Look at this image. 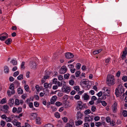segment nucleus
<instances>
[{"label":"nucleus","mask_w":127,"mask_h":127,"mask_svg":"<svg viewBox=\"0 0 127 127\" xmlns=\"http://www.w3.org/2000/svg\"><path fill=\"white\" fill-rule=\"evenodd\" d=\"M115 79L114 76L112 75H107L106 79V83L109 86L113 85L115 83Z\"/></svg>","instance_id":"obj_1"},{"label":"nucleus","mask_w":127,"mask_h":127,"mask_svg":"<svg viewBox=\"0 0 127 127\" xmlns=\"http://www.w3.org/2000/svg\"><path fill=\"white\" fill-rule=\"evenodd\" d=\"M6 122H12L14 125L16 126L17 127H21V123L17 121V120L15 119L12 121V119L9 117H7L5 119Z\"/></svg>","instance_id":"obj_2"},{"label":"nucleus","mask_w":127,"mask_h":127,"mask_svg":"<svg viewBox=\"0 0 127 127\" xmlns=\"http://www.w3.org/2000/svg\"><path fill=\"white\" fill-rule=\"evenodd\" d=\"M123 92L124 90L123 89L118 88L116 89L115 94L117 97H119L124 94Z\"/></svg>","instance_id":"obj_3"},{"label":"nucleus","mask_w":127,"mask_h":127,"mask_svg":"<svg viewBox=\"0 0 127 127\" xmlns=\"http://www.w3.org/2000/svg\"><path fill=\"white\" fill-rule=\"evenodd\" d=\"M62 90L63 92L68 94L70 92L71 88L69 87L65 86L62 88Z\"/></svg>","instance_id":"obj_4"},{"label":"nucleus","mask_w":127,"mask_h":127,"mask_svg":"<svg viewBox=\"0 0 127 127\" xmlns=\"http://www.w3.org/2000/svg\"><path fill=\"white\" fill-rule=\"evenodd\" d=\"M8 37V35L5 32L0 34V40L1 41H4Z\"/></svg>","instance_id":"obj_5"},{"label":"nucleus","mask_w":127,"mask_h":127,"mask_svg":"<svg viewBox=\"0 0 127 127\" xmlns=\"http://www.w3.org/2000/svg\"><path fill=\"white\" fill-rule=\"evenodd\" d=\"M117 103L116 102H114L112 106V109L113 113L116 112L117 110Z\"/></svg>","instance_id":"obj_6"},{"label":"nucleus","mask_w":127,"mask_h":127,"mask_svg":"<svg viewBox=\"0 0 127 127\" xmlns=\"http://www.w3.org/2000/svg\"><path fill=\"white\" fill-rule=\"evenodd\" d=\"M93 118L89 115H87L85 116L84 121L85 122H91Z\"/></svg>","instance_id":"obj_7"},{"label":"nucleus","mask_w":127,"mask_h":127,"mask_svg":"<svg viewBox=\"0 0 127 127\" xmlns=\"http://www.w3.org/2000/svg\"><path fill=\"white\" fill-rule=\"evenodd\" d=\"M83 107L82 102L78 101L77 103L76 109L77 110L82 109Z\"/></svg>","instance_id":"obj_8"},{"label":"nucleus","mask_w":127,"mask_h":127,"mask_svg":"<svg viewBox=\"0 0 127 127\" xmlns=\"http://www.w3.org/2000/svg\"><path fill=\"white\" fill-rule=\"evenodd\" d=\"M67 69L65 66H63L60 69L59 71L60 73L61 74L65 73Z\"/></svg>","instance_id":"obj_9"},{"label":"nucleus","mask_w":127,"mask_h":127,"mask_svg":"<svg viewBox=\"0 0 127 127\" xmlns=\"http://www.w3.org/2000/svg\"><path fill=\"white\" fill-rule=\"evenodd\" d=\"M88 81L85 80H83L80 82L81 85L84 87H86V86L88 87Z\"/></svg>","instance_id":"obj_10"},{"label":"nucleus","mask_w":127,"mask_h":127,"mask_svg":"<svg viewBox=\"0 0 127 127\" xmlns=\"http://www.w3.org/2000/svg\"><path fill=\"white\" fill-rule=\"evenodd\" d=\"M65 56L66 58L70 59L73 58L74 56L72 53L69 52H67L65 54Z\"/></svg>","instance_id":"obj_11"},{"label":"nucleus","mask_w":127,"mask_h":127,"mask_svg":"<svg viewBox=\"0 0 127 127\" xmlns=\"http://www.w3.org/2000/svg\"><path fill=\"white\" fill-rule=\"evenodd\" d=\"M3 111L5 113H8L9 111L8 110L9 107L7 105H4L3 107Z\"/></svg>","instance_id":"obj_12"},{"label":"nucleus","mask_w":127,"mask_h":127,"mask_svg":"<svg viewBox=\"0 0 127 127\" xmlns=\"http://www.w3.org/2000/svg\"><path fill=\"white\" fill-rule=\"evenodd\" d=\"M83 115L79 111L78 112L77 114L76 119L78 120L79 119H82Z\"/></svg>","instance_id":"obj_13"},{"label":"nucleus","mask_w":127,"mask_h":127,"mask_svg":"<svg viewBox=\"0 0 127 127\" xmlns=\"http://www.w3.org/2000/svg\"><path fill=\"white\" fill-rule=\"evenodd\" d=\"M57 98V97L56 95L53 96L50 100V102L51 104H54L55 102L56 101Z\"/></svg>","instance_id":"obj_14"},{"label":"nucleus","mask_w":127,"mask_h":127,"mask_svg":"<svg viewBox=\"0 0 127 127\" xmlns=\"http://www.w3.org/2000/svg\"><path fill=\"white\" fill-rule=\"evenodd\" d=\"M52 84L51 83L48 84L47 83H45L44 84V87L46 89L51 88V87Z\"/></svg>","instance_id":"obj_15"},{"label":"nucleus","mask_w":127,"mask_h":127,"mask_svg":"<svg viewBox=\"0 0 127 127\" xmlns=\"http://www.w3.org/2000/svg\"><path fill=\"white\" fill-rule=\"evenodd\" d=\"M37 116V114L36 113H33L31 114L30 118L31 119H35Z\"/></svg>","instance_id":"obj_16"},{"label":"nucleus","mask_w":127,"mask_h":127,"mask_svg":"<svg viewBox=\"0 0 127 127\" xmlns=\"http://www.w3.org/2000/svg\"><path fill=\"white\" fill-rule=\"evenodd\" d=\"M74 125V121L72 119L70 120L69 123L67 124V125L69 127H72Z\"/></svg>","instance_id":"obj_17"},{"label":"nucleus","mask_w":127,"mask_h":127,"mask_svg":"<svg viewBox=\"0 0 127 127\" xmlns=\"http://www.w3.org/2000/svg\"><path fill=\"white\" fill-rule=\"evenodd\" d=\"M14 102V100L12 98H10L8 101L9 105L10 106H12Z\"/></svg>","instance_id":"obj_18"},{"label":"nucleus","mask_w":127,"mask_h":127,"mask_svg":"<svg viewBox=\"0 0 127 127\" xmlns=\"http://www.w3.org/2000/svg\"><path fill=\"white\" fill-rule=\"evenodd\" d=\"M4 71L5 73L7 74L8 73L9 71L8 67L7 66H4Z\"/></svg>","instance_id":"obj_19"},{"label":"nucleus","mask_w":127,"mask_h":127,"mask_svg":"<svg viewBox=\"0 0 127 127\" xmlns=\"http://www.w3.org/2000/svg\"><path fill=\"white\" fill-rule=\"evenodd\" d=\"M83 123L82 121L81 120H78L75 122V125L76 126H78L81 125Z\"/></svg>","instance_id":"obj_20"},{"label":"nucleus","mask_w":127,"mask_h":127,"mask_svg":"<svg viewBox=\"0 0 127 127\" xmlns=\"http://www.w3.org/2000/svg\"><path fill=\"white\" fill-rule=\"evenodd\" d=\"M82 97L85 100H87L88 99L89 96L86 93H85L82 95Z\"/></svg>","instance_id":"obj_21"},{"label":"nucleus","mask_w":127,"mask_h":127,"mask_svg":"<svg viewBox=\"0 0 127 127\" xmlns=\"http://www.w3.org/2000/svg\"><path fill=\"white\" fill-rule=\"evenodd\" d=\"M12 40L11 38H9L5 41V43L7 45H9L12 42Z\"/></svg>","instance_id":"obj_22"},{"label":"nucleus","mask_w":127,"mask_h":127,"mask_svg":"<svg viewBox=\"0 0 127 127\" xmlns=\"http://www.w3.org/2000/svg\"><path fill=\"white\" fill-rule=\"evenodd\" d=\"M6 102V98H4L1 99L0 101V103L3 104L5 103Z\"/></svg>","instance_id":"obj_23"},{"label":"nucleus","mask_w":127,"mask_h":127,"mask_svg":"<svg viewBox=\"0 0 127 127\" xmlns=\"http://www.w3.org/2000/svg\"><path fill=\"white\" fill-rule=\"evenodd\" d=\"M102 50V49H100L99 50H98L94 51L93 52V54H98Z\"/></svg>","instance_id":"obj_24"},{"label":"nucleus","mask_w":127,"mask_h":127,"mask_svg":"<svg viewBox=\"0 0 127 127\" xmlns=\"http://www.w3.org/2000/svg\"><path fill=\"white\" fill-rule=\"evenodd\" d=\"M36 123L38 125L41 124L40 119V118H37L36 119Z\"/></svg>","instance_id":"obj_25"},{"label":"nucleus","mask_w":127,"mask_h":127,"mask_svg":"<svg viewBox=\"0 0 127 127\" xmlns=\"http://www.w3.org/2000/svg\"><path fill=\"white\" fill-rule=\"evenodd\" d=\"M17 92L18 94H21L23 93V90L20 88H19L17 89Z\"/></svg>","instance_id":"obj_26"},{"label":"nucleus","mask_w":127,"mask_h":127,"mask_svg":"<svg viewBox=\"0 0 127 127\" xmlns=\"http://www.w3.org/2000/svg\"><path fill=\"white\" fill-rule=\"evenodd\" d=\"M110 58H108L107 59H106L105 61V65H108V64H109V61L110 60Z\"/></svg>","instance_id":"obj_27"},{"label":"nucleus","mask_w":127,"mask_h":127,"mask_svg":"<svg viewBox=\"0 0 127 127\" xmlns=\"http://www.w3.org/2000/svg\"><path fill=\"white\" fill-rule=\"evenodd\" d=\"M10 63L13 64V65H15L17 64V61L15 60H12L11 61Z\"/></svg>","instance_id":"obj_28"},{"label":"nucleus","mask_w":127,"mask_h":127,"mask_svg":"<svg viewBox=\"0 0 127 127\" xmlns=\"http://www.w3.org/2000/svg\"><path fill=\"white\" fill-rule=\"evenodd\" d=\"M30 66L33 68H35L36 66V64L35 62H32V63H30Z\"/></svg>","instance_id":"obj_29"},{"label":"nucleus","mask_w":127,"mask_h":127,"mask_svg":"<svg viewBox=\"0 0 127 127\" xmlns=\"http://www.w3.org/2000/svg\"><path fill=\"white\" fill-rule=\"evenodd\" d=\"M17 79L19 80H20L23 79V75L21 74L17 77Z\"/></svg>","instance_id":"obj_30"},{"label":"nucleus","mask_w":127,"mask_h":127,"mask_svg":"<svg viewBox=\"0 0 127 127\" xmlns=\"http://www.w3.org/2000/svg\"><path fill=\"white\" fill-rule=\"evenodd\" d=\"M122 80L124 82L127 81V76H124L122 78Z\"/></svg>","instance_id":"obj_31"},{"label":"nucleus","mask_w":127,"mask_h":127,"mask_svg":"<svg viewBox=\"0 0 127 127\" xmlns=\"http://www.w3.org/2000/svg\"><path fill=\"white\" fill-rule=\"evenodd\" d=\"M15 104L16 105H19L20 104V101L17 99H16L15 100Z\"/></svg>","instance_id":"obj_32"},{"label":"nucleus","mask_w":127,"mask_h":127,"mask_svg":"<svg viewBox=\"0 0 127 127\" xmlns=\"http://www.w3.org/2000/svg\"><path fill=\"white\" fill-rule=\"evenodd\" d=\"M70 74L69 73H67L64 75V78L65 79H68L69 77Z\"/></svg>","instance_id":"obj_33"},{"label":"nucleus","mask_w":127,"mask_h":127,"mask_svg":"<svg viewBox=\"0 0 127 127\" xmlns=\"http://www.w3.org/2000/svg\"><path fill=\"white\" fill-rule=\"evenodd\" d=\"M24 88L25 90L27 92H28L29 90V86L27 85L24 86Z\"/></svg>","instance_id":"obj_34"},{"label":"nucleus","mask_w":127,"mask_h":127,"mask_svg":"<svg viewBox=\"0 0 127 127\" xmlns=\"http://www.w3.org/2000/svg\"><path fill=\"white\" fill-rule=\"evenodd\" d=\"M122 113L123 116L124 117H126L127 116V111L126 110H124Z\"/></svg>","instance_id":"obj_35"},{"label":"nucleus","mask_w":127,"mask_h":127,"mask_svg":"<svg viewBox=\"0 0 127 127\" xmlns=\"http://www.w3.org/2000/svg\"><path fill=\"white\" fill-rule=\"evenodd\" d=\"M74 89L77 91H79L80 90V88L79 86H77L73 87Z\"/></svg>","instance_id":"obj_36"},{"label":"nucleus","mask_w":127,"mask_h":127,"mask_svg":"<svg viewBox=\"0 0 127 127\" xmlns=\"http://www.w3.org/2000/svg\"><path fill=\"white\" fill-rule=\"evenodd\" d=\"M58 79L59 80L61 81L63 80V76L62 75H60L58 76Z\"/></svg>","instance_id":"obj_37"},{"label":"nucleus","mask_w":127,"mask_h":127,"mask_svg":"<svg viewBox=\"0 0 127 127\" xmlns=\"http://www.w3.org/2000/svg\"><path fill=\"white\" fill-rule=\"evenodd\" d=\"M22 111V108L21 107H18V109H17V113H19L21 112Z\"/></svg>","instance_id":"obj_38"},{"label":"nucleus","mask_w":127,"mask_h":127,"mask_svg":"<svg viewBox=\"0 0 127 127\" xmlns=\"http://www.w3.org/2000/svg\"><path fill=\"white\" fill-rule=\"evenodd\" d=\"M69 83L70 85L72 86L74 84V82L73 80H70L69 81Z\"/></svg>","instance_id":"obj_39"},{"label":"nucleus","mask_w":127,"mask_h":127,"mask_svg":"<svg viewBox=\"0 0 127 127\" xmlns=\"http://www.w3.org/2000/svg\"><path fill=\"white\" fill-rule=\"evenodd\" d=\"M55 115L56 117L59 118L60 117V114L58 112H56L55 114Z\"/></svg>","instance_id":"obj_40"},{"label":"nucleus","mask_w":127,"mask_h":127,"mask_svg":"<svg viewBox=\"0 0 127 127\" xmlns=\"http://www.w3.org/2000/svg\"><path fill=\"white\" fill-rule=\"evenodd\" d=\"M5 122L1 120L0 123V125L2 127H4L5 125Z\"/></svg>","instance_id":"obj_41"},{"label":"nucleus","mask_w":127,"mask_h":127,"mask_svg":"<svg viewBox=\"0 0 127 127\" xmlns=\"http://www.w3.org/2000/svg\"><path fill=\"white\" fill-rule=\"evenodd\" d=\"M14 84H11L10 85L9 87V89H11V90L14 89Z\"/></svg>","instance_id":"obj_42"},{"label":"nucleus","mask_w":127,"mask_h":127,"mask_svg":"<svg viewBox=\"0 0 127 127\" xmlns=\"http://www.w3.org/2000/svg\"><path fill=\"white\" fill-rule=\"evenodd\" d=\"M103 90L105 92H106L108 94L109 93V90L106 87H104L103 89Z\"/></svg>","instance_id":"obj_43"},{"label":"nucleus","mask_w":127,"mask_h":127,"mask_svg":"<svg viewBox=\"0 0 127 127\" xmlns=\"http://www.w3.org/2000/svg\"><path fill=\"white\" fill-rule=\"evenodd\" d=\"M102 125V123L100 122H98L96 123L95 124V125L97 127H99L100 126Z\"/></svg>","instance_id":"obj_44"},{"label":"nucleus","mask_w":127,"mask_h":127,"mask_svg":"<svg viewBox=\"0 0 127 127\" xmlns=\"http://www.w3.org/2000/svg\"><path fill=\"white\" fill-rule=\"evenodd\" d=\"M19 74V72L17 71L16 72H15L13 75V76L14 77H16L18 74Z\"/></svg>","instance_id":"obj_45"},{"label":"nucleus","mask_w":127,"mask_h":127,"mask_svg":"<svg viewBox=\"0 0 127 127\" xmlns=\"http://www.w3.org/2000/svg\"><path fill=\"white\" fill-rule=\"evenodd\" d=\"M62 104V103L59 102V101H57L56 102L55 104L56 105L58 106H59L61 105Z\"/></svg>","instance_id":"obj_46"},{"label":"nucleus","mask_w":127,"mask_h":127,"mask_svg":"<svg viewBox=\"0 0 127 127\" xmlns=\"http://www.w3.org/2000/svg\"><path fill=\"white\" fill-rule=\"evenodd\" d=\"M91 111L89 109H87L85 110L84 112V113L85 114H89L91 113Z\"/></svg>","instance_id":"obj_47"},{"label":"nucleus","mask_w":127,"mask_h":127,"mask_svg":"<svg viewBox=\"0 0 127 127\" xmlns=\"http://www.w3.org/2000/svg\"><path fill=\"white\" fill-rule=\"evenodd\" d=\"M106 120L107 123H109L110 122L111 119L110 117H107L106 118Z\"/></svg>","instance_id":"obj_48"},{"label":"nucleus","mask_w":127,"mask_h":127,"mask_svg":"<svg viewBox=\"0 0 127 127\" xmlns=\"http://www.w3.org/2000/svg\"><path fill=\"white\" fill-rule=\"evenodd\" d=\"M80 73V72L79 71H77L75 72V75L76 77H78Z\"/></svg>","instance_id":"obj_49"},{"label":"nucleus","mask_w":127,"mask_h":127,"mask_svg":"<svg viewBox=\"0 0 127 127\" xmlns=\"http://www.w3.org/2000/svg\"><path fill=\"white\" fill-rule=\"evenodd\" d=\"M58 81H57V79L56 78H54L53 80V83L54 84H56V83Z\"/></svg>","instance_id":"obj_50"},{"label":"nucleus","mask_w":127,"mask_h":127,"mask_svg":"<svg viewBox=\"0 0 127 127\" xmlns=\"http://www.w3.org/2000/svg\"><path fill=\"white\" fill-rule=\"evenodd\" d=\"M62 119L65 123H66L68 119L66 117H64L62 118Z\"/></svg>","instance_id":"obj_51"},{"label":"nucleus","mask_w":127,"mask_h":127,"mask_svg":"<svg viewBox=\"0 0 127 127\" xmlns=\"http://www.w3.org/2000/svg\"><path fill=\"white\" fill-rule=\"evenodd\" d=\"M34 106L36 107H38L39 105L37 101H35L34 102Z\"/></svg>","instance_id":"obj_52"},{"label":"nucleus","mask_w":127,"mask_h":127,"mask_svg":"<svg viewBox=\"0 0 127 127\" xmlns=\"http://www.w3.org/2000/svg\"><path fill=\"white\" fill-rule=\"evenodd\" d=\"M102 92L101 91H100L97 94V95L99 97H101L102 95Z\"/></svg>","instance_id":"obj_53"},{"label":"nucleus","mask_w":127,"mask_h":127,"mask_svg":"<svg viewBox=\"0 0 127 127\" xmlns=\"http://www.w3.org/2000/svg\"><path fill=\"white\" fill-rule=\"evenodd\" d=\"M74 98L76 100H79L80 98V96L79 95H77L74 96Z\"/></svg>","instance_id":"obj_54"},{"label":"nucleus","mask_w":127,"mask_h":127,"mask_svg":"<svg viewBox=\"0 0 127 127\" xmlns=\"http://www.w3.org/2000/svg\"><path fill=\"white\" fill-rule=\"evenodd\" d=\"M7 117L6 116L5 114L2 115L1 116V117L2 119L5 120Z\"/></svg>","instance_id":"obj_55"},{"label":"nucleus","mask_w":127,"mask_h":127,"mask_svg":"<svg viewBox=\"0 0 127 127\" xmlns=\"http://www.w3.org/2000/svg\"><path fill=\"white\" fill-rule=\"evenodd\" d=\"M102 105L104 106H105L107 105V103L104 101H102L101 102Z\"/></svg>","instance_id":"obj_56"},{"label":"nucleus","mask_w":127,"mask_h":127,"mask_svg":"<svg viewBox=\"0 0 127 127\" xmlns=\"http://www.w3.org/2000/svg\"><path fill=\"white\" fill-rule=\"evenodd\" d=\"M81 64L80 63H77L76 64V67L78 69H79L80 68Z\"/></svg>","instance_id":"obj_57"},{"label":"nucleus","mask_w":127,"mask_h":127,"mask_svg":"<svg viewBox=\"0 0 127 127\" xmlns=\"http://www.w3.org/2000/svg\"><path fill=\"white\" fill-rule=\"evenodd\" d=\"M45 127H53V126L50 124H48L45 125Z\"/></svg>","instance_id":"obj_58"},{"label":"nucleus","mask_w":127,"mask_h":127,"mask_svg":"<svg viewBox=\"0 0 127 127\" xmlns=\"http://www.w3.org/2000/svg\"><path fill=\"white\" fill-rule=\"evenodd\" d=\"M56 84H57L59 87H61L62 86V83H61L59 81H58L57 82Z\"/></svg>","instance_id":"obj_59"},{"label":"nucleus","mask_w":127,"mask_h":127,"mask_svg":"<svg viewBox=\"0 0 127 127\" xmlns=\"http://www.w3.org/2000/svg\"><path fill=\"white\" fill-rule=\"evenodd\" d=\"M17 108L15 107H14L13 108L12 110V112L13 113H15L16 112H17Z\"/></svg>","instance_id":"obj_60"},{"label":"nucleus","mask_w":127,"mask_h":127,"mask_svg":"<svg viewBox=\"0 0 127 127\" xmlns=\"http://www.w3.org/2000/svg\"><path fill=\"white\" fill-rule=\"evenodd\" d=\"M91 109L92 111L94 112L96 110V109L95 106H93L91 108Z\"/></svg>","instance_id":"obj_61"},{"label":"nucleus","mask_w":127,"mask_h":127,"mask_svg":"<svg viewBox=\"0 0 127 127\" xmlns=\"http://www.w3.org/2000/svg\"><path fill=\"white\" fill-rule=\"evenodd\" d=\"M100 119V117L98 116H95L94 118V120L96 121H98Z\"/></svg>","instance_id":"obj_62"},{"label":"nucleus","mask_w":127,"mask_h":127,"mask_svg":"<svg viewBox=\"0 0 127 127\" xmlns=\"http://www.w3.org/2000/svg\"><path fill=\"white\" fill-rule=\"evenodd\" d=\"M127 53L126 51H124L123 52V54L122 55V56L123 58H125L126 55Z\"/></svg>","instance_id":"obj_63"},{"label":"nucleus","mask_w":127,"mask_h":127,"mask_svg":"<svg viewBox=\"0 0 127 127\" xmlns=\"http://www.w3.org/2000/svg\"><path fill=\"white\" fill-rule=\"evenodd\" d=\"M89 125L87 123H86L84 124V127H89Z\"/></svg>","instance_id":"obj_64"}]
</instances>
